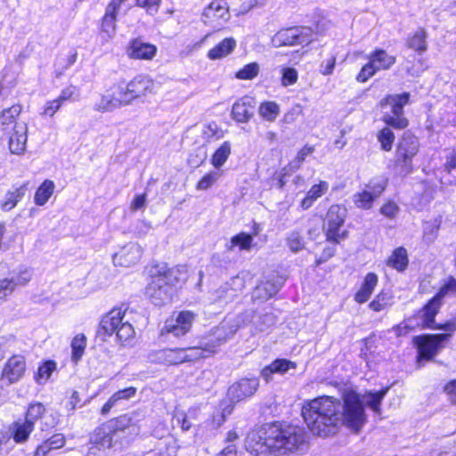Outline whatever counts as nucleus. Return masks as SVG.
Instances as JSON below:
<instances>
[{
	"label": "nucleus",
	"mask_w": 456,
	"mask_h": 456,
	"mask_svg": "<svg viewBox=\"0 0 456 456\" xmlns=\"http://www.w3.org/2000/svg\"><path fill=\"white\" fill-rule=\"evenodd\" d=\"M314 151L313 146H304L297 153L294 163L296 167H299L301 164L305 161V158L311 155Z\"/></svg>",
	"instance_id": "e2e57ef3"
},
{
	"label": "nucleus",
	"mask_w": 456,
	"mask_h": 456,
	"mask_svg": "<svg viewBox=\"0 0 456 456\" xmlns=\"http://www.w3.org/2000/svg\"><path fill=\"white\" fill-rule=\"evenodd\" d=\"M288 245L291 251L297 252L303 248L302 238L297 232H292L288 237Z\"/></svg>",
	"instance_id": "6e6d98bb"
},
{
	"label": "nucleus",
	"mask_w": 456,
	"mask_h": 456,
	"mask_svg": "<svg viewBox=\"0 0 456 456\" xmlns=\"http://www.w3.org/2000/svg\"><path fill=\"white\" fill-rule=\"evenodd\" d=\"M329 188V183L326 181H320L319 183L314 184L307 191L305 197L301 200V208L303 209L311 208L314 201L328 191Z\"/></svg>",
	"instance_id": "2f4dec72"
},
{
	"label": "nucleus",
	"mask_w": 456,
	"mask_h": 456,
	"mask_svg": "<svg viewBox=\"0 0 456 456\" xmlns=\"http://www.w3.org/2000/svg\"><path fill=\"white\" fill-rule=\"evenodd\" d=\"M131 104L135 101H143L149 95L156 94V86L147 75H137L128 82L123 81Z\"/></svg>",
	"instance_id": "ddd939ff"
},
{
	"label": "nucleus",
	"mask_w": 456,
	"mask_h": 456,
	"mask_svg": "<svg viewBox=\"0 0 456 456\" xmlns=\"http://www.w3.org/2000/svg\"><path fill=\"white\" fill-rule=\"evenodd\" d=\"M28 182H26L19 187H12L11 190L7 191L0 203L1 209L4 212L13 209L18 202L25 196L28 191Z\"/></svg>",
	"instance_id": "bb28decb"
},
{
	"label": "nucleus",
	"mask_w": 456,
	"mask_h": 456,
	"mask_svg": "<svg viewBox=\"0 0 456 456\" xmlns=\"http://www.w3.org/2000/svg\"><path fill=\"white\" fill-rule=\"evenodd\" d=\"M408 263L407 250L403 247L396 248L387 260V265L398 272L404 271Z\"/></svg>",
	"instance_id": "e433bc0d"
},
{
	"label": "nucleus",
	"mask_w": 456,
	"mask_h": 456,
	"mask_svg": "<svg viewBox=\"0 0 456 456\" xmlns=\"http://www.w3.org/2000/svg\"><path fill=\"white\" fill-rule=\"evenodd\" d=\"M131 105L123 81L115 83L102 94L100 99L95 102L94 109L96 111L105 113L111 112L117 109Z\"/></svg>",
	"instance_id": "6e6552de"
},
{
	"label": "nucleus",
	"mask_w": 456,
	"mask_h": 456,
	"mask_svg": "<svg viewBox=\"0 0 456 456\" xmlns=\"http://www.w3.org/2000/svg\"><path fill=\"white\" fill-rule=\"evenodd\" d=\"M114 435L110 431L108 426L97 428L91 436L92 446L89 453H95V450L104 451L112 446Z\"/></svg>",
	"instance_id": "393cba45"
},
{
	"label": "nucleus",
	"mask_w": 456,
	"mask_h": 456,
	"mask_svg": "<svg viewBox=\"0 0 456 456\" xmlns=\"http://www.w3.org/2000/svg\"><path fill=\"white\" fill-rule=\"evenodd\" d=\"M280 289V287L274 282L267 281L262 282L256 288V296L262 299H267L274 296Z\"/></svg>",
	"instance_id": "a18cd8bd"
},
{
	"label": "nucleus",
	"mask_w": 456,
	"mask_h": 456,
	"mask_svg": "<svg viewBox=\"0 0 456 456\" xmlns=\"http://www.w3.org/2000/svg\"><path fill=\"white\" fill-rule=\"evenodd\" d=\"M339 400L333 396H320L306 403L302 416L310 431L319 436L334 434L338 426Z\"/></svg>",
	"instance_id": "f03ea898"
},
{
	"label": "nucleus",
	"mask_w": 456,
	"mask_h": 456,
	"mask_svg": "<svg viewBox=\"0 0 456 456\" xmlns=\"http://www.w3.org/2000/svg\"><path fill=\"white\" fill-rule=\"evenodd\" d=\"M384 180L371 181L362 192L354 195V202L359 208L370 209L372 202L379 198L386 188Z\"/></svg>",
	"instance_id": "dca6fc26"
},
{
	"label": "nucleus",
	"mask_w": 456,
	"mask_h": 456,
	"mask_svg": "<svg viewBox=\"0 0 456 456\" xmlns=\"http://www.w3.org/2000/svg\"><path fill=\"white\" fill-rule=\"evenodd\" d=\"M428 33L424 28H419L411 36L408 37L406 45L408 48L414 50L422 54L428 50Z\"/></svg>",
	"instance_id": "f704fd0d"
},
{
	"label": "nucleus",
	"mask_w": 456,
	"mask_h": 456,
	"mask_svg": "<svg viewBox=\"0 0 456 456\" xmlns=\"http://www.w3.org/2000/svg\"><path fill=\"white\" fill-rule=\"evenodd\" d=\"M32 278V273L28 269H24L19 273L10 278L0 280V303L4 302L7 297L12 295L18 287L26 286Z\"/></svg>",
	"instance_id": "6ab92c4d"
},
{
	"label": "nucleus",
	"mask_w": 456,
	"mask_h": 456,
	"mask_svg": "<svg viewBox=\"0 0 456 456\" xmlns=\"http://www.w3.org/2000/svg\"><path fill=\"white\" fill-rule=\"evenodd\" d=\"M444 168L447 172H451L456 168V147L453 148L451 152L447 155V160L444 165Z\"/></svg>",
	"instance_id": "774afa93"
},
{
	"label": "nucleus",
	"mask_w": 456,
	"mask_h": 456,
	"mask_svg": "<svg viewBox=\"0 0 456 456\" xmlns=\"http://www.w3.org/2000/svg\"><path fill=\"white\" fill-rule=\"evenodd\" d=\"M136 394V388L134 387H129L114 393L109 400L104 403L102 407L101 413L102 415L108 414L111 408L116 405L119 401L122 400H129L134 397Z\"/></svg>",
	"instance_id": "72a5a7b5"
},
{
	"label": "nucleus",
	"mask_w": 456,
	"mask_h": 456,
	"mask_svg": "<svg viewBox=\"0 0 456 456\" xmlns=\"http://www.w3.org/2000/svg\"><path fill=\"white\" fill-rule=\"evenodd\" d=\"M258 112L265 120L273 122L280 114V106L275 102H265L260 104Z\"/></svg>",
	"instance_id": "c03bdc74"
},
{
	"label": "nucleus",
	"mask_w": 456,
	"mask_h": 456,
	"mask_svg": "<svg viewBox=\"0 0 456 456\" xmlns=\"http://www.w3.org/2000/svg\"><path fill=\"white\" fill-rule=\"evenodd\" d=\"M230 19L229 8L223 0L212 1L204 10L201 15L203 23L219 29Z\"/></svg>",
	"instance_id": "2eb2a0df"
},
{
	"label": "nucleus",
	"mask_w": 456,
	"mask_h": 456,
	"mask_svg": "<svg viewBox=\"0 0 456 456\" xmlns=\"http://www.w3.org/2000/svg\"><path fill=\"white\" fill-rule=\"evenodd\" d=\"M35 426L29 421H16L12 425V438L17 444H23L28 441L30 434L34 430Z\"/></svg>",
	"instance_id": "4c0bfd02"
},
{
	"label": "nucleus",
	"mask_w": 456,
	"mask_h": 456,
	"mask_svg": "<svg viewBox=\"0 0 456 456\" xmlns=\"http://www.w3.org/2000/svg\"><path fill=\"white\" fill-rule=\"evenodd\" d=\"M161 270L159 271L158 275L151 277V281L145 289L147 297L155 305H162L168 303L173 295V287L186 278L183 266L168 269L162 267Z\"/></svg>",
	"instance_id": "7ed1b4c3"
},
{
	"label": "nucleus",
	"mask_w": 456,
	"mask_h": 456,
	"mask_svg": "<svg viewBox=\"0 0 456 456\" xmlns=\"http://www.w3.org/2000/svg\"><path fill=\"white\" fill-rule=\"evenodd\" d=\"M56 369V363L53 361L45 362L38 368L36 374V380L37 383H45L52 375L53 371Z\"/></svg>",
	"instance_id": "8fccbe9b"
},
{
	"label": "nucleus",
	"mask_w": 456,
	"mask_h": 456,
	"mask_svg": "<svg viewBox=\"0 0 456 456\" xmlns=\"http://www.w3.org/2000/svg\"><path fill=\"white\" fill-rule=\"evenodd\" d=\"M194 319L195 314L192 312L182 311L175 318L166 321L162 332L171 333L175 337L183 336L191 330Z\"/></svg>",
	"instance_id": "f3484780"
},
{
	"label": "nucleus",
	"mask_w": 456,
	"mask_h": 456,
	"mask_svg": "<svg viewBox=\"0 0 456 456\" xmlns=\"http://www.w3.org/2000/svg\"><path fill=\"white\" fill-rule=\"evenodd\" d=\"M297 363L288 359H276L269 365L265 366L261 371V377L269 382L272 380L273 375L278 373L284 375L289 370H295Z\"/></svg>",
	"instance_id": "a878e982"
},
{
	"label": "nucleus",
	"mask_w": 456,
	"mask_h": 456,
	"mask_svg": "<svg viewBox=\"0 0 456 456\" xmlns=\"http://www.w3.org/2000/svg\"><path fill=\"white\" fill-rule=\"evenodd\" d=\"M394 304L393 296L387 291H380L369 304V307L374 312H381Z\"/></svg>",
	"instance_id": "37998d69"
},
{
	"label": "nucleus",
	"mask_w": 456,
	"mask_h": 456,
	"mask_svg": "<svg viewBox=\"0 0 456 456\" xmlns=\"http://www.w3.org/2000/svg\"><path fill=\"white\" fill-rule=\"evenodd\" d=\"M236 45L233 37H226L208 52V58L212 61L223 59L234 51Z\"/></svg>",
	"instance_id": "c756f323"
},
{
	"label": "nucleus",
	"mask_w": 456,
	"mask_h": 456,
	"mask_svg": "<svg viewBox=\"0 0 456 456\" xmlns=\"http://www.w3.org/2000/svg\"><path fill=\"white\" fill-rule=\"evenodd\" d=\"M232 152V145L228 141L224 142L214 152L211 158V164L216 169L222 167Z\"/></svg>",
	"instance_id": "79ce46f5"
},
{
	"label": "nucleus",
	"mask_w": 456,
	"mask_h": 456,
	"mask_svg": "<svg viewBox=\"0 0 456 456\" xmlns=\"http://www.w3.org/2000/svg\"><path fill=\"white\" fill-rule=\"evenodd\" d=\"M387 391L388 387L381 389L380 391H368L362 395H360L362 405H366L370 408L376 414H380V405Z\"/></svg>",
	"instance_id": "7c9ffc66"
},
{
	"label": "nucleus",
	"mask_w": 456,
	"mask_h": 456,
	"mask_svg": "<svg viewBox=\"0 0 456 456\" xmlns=\"http://www.w3.org/2000/svg\"><path fill=\"white\" fill-rule=\"evenodd\" d=\"M142 252V248L138 243L129 242L114 254L113 263L115 265L130 267L140 261Z\"/></svg>",
	"instance_id": "a211bd4d"
},
{
	"label": "nucleus",
	"mask_w": 456,
	"mask_h": 456,
	"mask_svg": "<svg viewBox=\"0 0 456 456\" xmlns=\"http://www.w3.org/2000/svg\"><path fill=\"white\" fill-rule=\"evenodd\" d=\"M450 334H429L416 336L413 338L418 348V362L432 360L450 339Z\"/></svg>",
	"instance_id": "9d476101"
},
{
	"label": "nucleus",
	"mask_w": 456,
	"mask_h": 456,
	"mask_svg": "<svg viewBox=\"0 0 456 456\" xmlns=\"http://www.w3.org/2000/svg\"><path fill=\"white\" fill-rule=\"evenodd\" d=\"M253 242V236L245 232H240L231 238L225 244L227 251H234L236 248L240 250H249Z\"/></svg>",
	"instance_id": "58836bf2"
},
{
	"label": "nucleus",
	"mask_w": 456,
	"mask_h": 456,
	"mask_svg": "<svg viewBox=\"0 0 456 456\" xmlns=\"http://www.w3.org/2000/svg\"><path fill=\"white\" fill-rule=\"evenodd\" d=\"M377 284L378 276L374 273H369L366 274L361 288L363 289V290H367L368 292L372 294Z\"/></svg>",
	"instance_id": "bf43d9fd"
},
{
	"label": "nucleus",
	"mask_w": 456,
	"mask_h": 456,
	"mask_svg": "<svg viewBox=\"0 0 456 456\" xmlns=\"http://www.w3.org/2000/svg\"><path fill=\"white\" fill-rule=\"evenodd\" d=\"M378 140L380 142L381 149L389 151L395 141V134L390 128L385 127L379 133Z\"/></svg>",
	"instance_id": "3c124183"
},
{
	"label": "nucleus",
	"mask_w": 456,
	"mask_h": 456,
	"mask_svg": "<svg viewBox=\"0 0 456 456\" xmlns=\"http://www.w3.org/2000/svg\"><path fill=\"white\" fill-rule=\"evenodd\" d=\"M306 434L297 426L266 424L248 434L246 450L255 456H265L270 452L286 454L302 448Z\"/></svg>",
	"instance_id": "f257e3e1"
},
{
	"label": "nucleus",
	"mask_w": 456,
	"mask_h": 456,
	"mask_svg": "<svg viewBox=\"0 0 456 456\" xmlns=\"http://www.w3.org/2000/svg\"><path fill=\"white\" fill-rule=\"evenodd\" d=\"M303 112V109H302V106L299 105V104H297L295 106H293L289 111H288L285 115H284V121L286 123H293L297 118L301 115Z\"/></svg>",
	"instance_id": "69168bd1"
},
{
	"label": "nucleus",
	"mask_w": 456,
	"mask_h": 456,
	"mask_svg": "<svg viewBox=\"0 0 456 456\" xmlns=\"http://www.w3.org/2000/svg\"><path fill=\"white\" fill-rule=\"evenodd\" d=\"M61 106L62 104L57 99L48 101L44 107L43 115L53 117Z\"/></svg>",
	"instance_id": "680f3d73"
},
{
	"label": "nucleus",
	"mask_w": 456,
	"mask_h": 456,
	"mask_svg": "<svg viewBox=\"0 0 456 456\" xmlns=\"http://www.w3.org/2000/svg\"><path fill=\"white\" fill-rule=\"evenodd\" d=\"M9 134V149L12 154L20 155L26 151L28 140V126L24 122L16 123L12 130L6 132Z\"/></svg>",
	"instance_id": "412c9836"
},
{
	"label": "nucleus",
	"mask_w": 456,
	"mask_h": 456,
	"mask_svg": "<svg viewBox=\"0 0 456 456\" xmlns=\"http://www.w3.org/2000/svg\"><path fill=\"white\" fill-rule=\"evenodd\" d=\"M442 295L435 296L423 308L422 320L423 326L432 329L436 326L435 316L441 306Z\"/></svg>",
	"instance_id": "cd10ccee"
},
{
	"label": "nucleus",
	"mask_w": 456,
	"mask_h": 456,
	"mask_svg": "<svg viewBox=\"0 0 456 456\" xmlns=\"http://www.w3.org/2000/svg\"><path fill=\"white\" fill-rule=\"evenodd\" d=\"M338 411V425L343 424L354 433H358L367 421V415L361 403L360 394L354 390H346L339 400Z\"/></svg>",
	"instance_id": "20e7f679"
},
{
	"label": "nucleus",
	"mask_w": 456,
	"mask_h": 456,
	"mask_svg": "<svg viewBox=\"0 0 456 456\" xmlns=\"http://www.w3.org/2000/svg\"><path fill=\"white\" fill-rule=\"evenodd\" d=\"M76 96H77V88L75 86H69L62 89L61 94L56 99L63 104L66 101L74 100Z\"/></svg>",
	"instance_id": "13d9d810"
},
{
	"label": "nucleus",
	"mask_w": 456,
	"mask_h": 456,
	"mask_svg": "<svg viewBox=\"0 0 456 456\" xmlns=\"http://www.w3.org/2000/svg\"><path fill=\"white\" fill-rule=\"evenodd\" d=\"M157 359L159 362L174 365L185 362L183 349L182 348H165L157 353Z\"/></svg>",
	"instance_id": "473e14b6"
},
{
	"label": "nucleus",
	"mask_w": 456,
	"mask_h": 456,
	"mask_svg": "<svg viewBox=\"0 0 456 456\" xmlns=\"http://www.w3.org/2000/svg\"><path fill=\"white\" fill-rule=\"evenodd\" d=\"M369 62L365 64L356 77L357 81L366 82L379 70L389 69L396 61L395 56L388 54L385 50L377 49L369 55Z\"/></svg>",
	"instance_id": "9b49d317"
},
{
	"label": "nucleus",
	"mask_w": 456,
	"mask_h": 456,
	"mask_svg": "<svg viewBox=\"0 0 456 456\" xmlns=\"http://www.w3.org/2000/svg\"><path fill=\"white\" fill-rule=\"evenodd\" d=\"M346 208L341 205H331L326 214L323 229L329 241L338 243L346 237V232L342 230L346 217Z\"/></svg>",
	"instance_id": "1a4fd4ad"
},
{
	"label": "nucleus",
	"mask_w": 456,
	"mask_h": 456,
	"mask_svg": "<svg viewBox=\"0 0 456 456\" xmlns=\"http://www.w3.org/2000/svg\"><path fill=\"white\" fill-rule=\"evenodd\" d=\"M297 80V72L293 68H286L283 69L282 71V77H281V84L284 86H288L290 85H293Z\"/></svg>",
	"instance_id": "4d7b16f0"
},
{
	"label": "nucleus",
	"mask_w": 456,
	"mask_h": 456,
	"mask_svg": "<svg viewBox=\"0 0 456 456\" xmlns=\"http://www.w3.org/2000/svg\"><path fill=\"white\" fill-rule=\"evenodd\" d=\"M444 391L451 403L456 404V380H452L446 384Z\"/></svg>",
	"instance_id": "338daca9"
},
{
	"label": "nucleus",
	"mask_w": 456,
	"mask_h": 456,
	"mask_svg": "<svg viewBox=\"0 0 456 456\" xmlns=\"http://www.w3.org/2000/svg\"><path fill=\"white\" fill-rule=\"evenodd\" d=\"M99 333L116 334L117 340L124 346L129 345L135 338L134 328L126 316V311L121 307L113 308L102 318Z\"/></svg>",
	"instance_id": "39448f33"
},
{
	"label": "nucleus",
	"mask_w": 456,
	"mask_h": 456,
	"mask_svg": "<svg viewBox=\"0 0 456 456\" xmlns=\"http://www.w3.org/2000/svg\"><path fill=\"white\" fill-rule=\"evenodd\" d=\"M45 408L41 403H30L27 409L25 420L29 421V423H35L45 413Z\"/></svg>",
	"instance_id": "49530a36"
},
{
	"label": "nucleus",
	"mask_w": 456,
	"mask_h": 456,
	"mask_svg": "<svg viewBox=\"0 0 456 456\" xmlns=\"http://www.w3.org/2000/svg\"><path fill=\"white\" fill-rule=\"evenodd\" d=\"M117 10H111L110 7L107 6L105 14L102 18L101 37L104 41H109L116 34V18Z\"/></svg>",
	"instance_id": "c85d7f7f"
},
{
	"label": "nucleus",
	"mask_w": 456,
	"mask_h": 456,
	"mask_svg": "<svg viewBox=\"0 0 456 456\" xmlns=\"http://www.w3.org/2000/svg\"><path fill=\"white\" fill-rule=\"evenodd\" d=\"M183 349V355L185 356V362L195 361L205 357V350L201 347L192 346L186 347Z\"/></svg>",
	"instance_id": "864d4df0"
},
{
	"label": "nucleus",
	"mask_w": 456,
	"mask_h": 456,
	"mask_svg": "<svg viewBox=\"0 0 456 456\" xmlns=\"http://www.w3.org/2000/svg\"><path fill=\"white\" fill-rule=\"evenodd\" d=\"M314 37L313 29L309 27H294L281 29L273 37L275 47L283 45H308Z\"/></svg>",
	"instance_id": "f8f14e48"
},
{
	"label": "nucleus",
	"mask_w": 456,
	"mask_h": 456,
	"mask_svg": "<svg viewBox=\"0 0 456 456\" xmlns=\"http://www.w3.org/2000/svg\"><path fill=\"white\" fill-rule=\"evenodd\" d=\"M161 0H136V5L146 10V12L153 15L158 12Z\"/></svg>",
	"instance_id": "5fc2aeb1"
},
{
	"label": "nucleus",
	"mask_w": 456,
	"mask_h": 456,
	"mask_svg": "<svg viewBox=\"0 0 456 456\" xmlns=\"http://www.w3.org/2000/svg\"><path fill=\"white\" fill-rule=\"evenodd\" d=\"M55 185L52 180H45L37 188L34 201L37 206H44L53 195Z\"/></svg>",
	"instance_id": "a19ab883"
},
{
	"label": "nucleus",
	"mask_w": 456,
	"mask_h": 456,
	"mask_svg": "<svg viewBox=\"0 0 456 456\" xmlns=\"http://www.w3.org/2000/svg\"><path fill=\"white\" fill-rule=\"evenodd\" d=\"M235 401L232 400H224L220 403V413L214 416V421L216 423V425L219 427L221 426L226 419L227 416H229L234 408Z\"/></svg>",
	"instance_id": "09e8293b"
},
{
	"label": "nucleus",
	"mask_w": 456,
	"mask_h": 456,
	"mask_svg": "<svg viewBox=\"0 0 456 456\" xmlns=\"http://www.w3.org/2000/svg\"><path fill=\"white\" fill-rule=\"evenodd\" d=\"M87 346V338L83 333L77 334L71 340V361L77 363L83 357Z\"/></svg>",
	"instance_id": "ea45409f"
},
{
	"label": "nucleus",
	"mask_w": 456,
	"mask_h": 456,
	"mask_svg": "<svg viewBox=\"0 0 456 456\" xmlns=\"http://www.w3.org/2000/svg\"><path fill=\"white\" fill-rule=\"evenodd\" d=\"M142 417V413L133 411L110 420L107 426L114 436H117L118 433H123L126 436H135L140 431L139 423Z\"/></svg>",
	"instance_id": "4468645a"
},
{
	"label": "nucleus",
	"mask_w": 456,
	"mask_h": 456,
	"mask_svg": "<svg viewBox=\"0 0 456 456\" xmlns=\"http://www.w3.org/2000/svg\"><path fill=\"white\" fill-rule=\"evenodd\" d=\"M410 94L403 93L402 94H392L380 102L382 109L390 108V111H386L383 116V121L396 129L407 127L409 122L403 116V107L409 102Z\"/></svg>",
	"instance_id": "423d86ee"
},
{
	"label": "nucleus",
	"mask_w": 456,
	"mask_h": 456,
	"mask_svg": "<svg viewBox=\"0 0 456 456\" xmlns=\"http://www.w3.org/2000/svg\"><path fill=\"white\" fill-rule=\"evenodd\" d=\"M47 443L50 444V446L53 448V450H57L62 448L65 445L66 438L63 434L57 433L52 436L50 438L46 439Z\"/></svg>",
	"instance_id": "0e129e2a"
},
{
	"label": "nucleus",
	"mask_w": 456,
	"mask_h": 456,
	"mask_svg": "<svg viewBox=\"0 0 456 456\" xmlns=\"http://www.w3.org/2000/svg\"><path fill=\"white\" fill-rule=\"evenodd\" d=\"M258 387L259 381L256 378L241 379L229 387L227 395L230 400L240 402L252 396Z\"/></svg>",
	"instance_id": "aec40b11"
},
{
	"label": "nucleus",
	"mask_w": 456,
	"mask_h": 456,
	"mask_svg": "<svg viewBox=\"0 0 456 456\" xmlns=\"http://www.w3.org/2000/svg\"><path fill=\"white\" fill-rule=\"evenodd\" d=\"M21 112V106L12 105L0 113V130L8 132L16 124L15 119Z\"/></svg>",
	"instance_id": "c9c22d12"
},
{
	"label": "nucleus",
	"mask_w": 456,
	"mask_h": 456,
	"mask_svg": "<svg viewBox=\"0 0 456 456\" xmlns=\"http://www.w3.org/2000/svg\"><path fill=\"white\" fill-rule=\"evenodd\" d=\"M127 55L135 60H152L157 53V47L140 39H134L127 48Z\"/></svg>",
	"instance_id": "b1692460"
},
{
	"label": "nucleus",
	"mask_w": 456,
	"mask_h": 456,
	"mask_svg": "<svg viewBox=\"0 0 456 456\" xmlns=\"http://www.w3.org/2000/svg\"><path fill=\"white\" fill-rule=\"evenodd\" d=\"M26 371V362L22 355H12L8 359L2 370V377L8 380L9 384L18 382Z\"/></svg>",
	"instance_id": "4be33fe9"
},
{
	"label": "nucleus",
	"mask_w": 456,
	"mask_h": 456,
	"mask_svg": "<svg viewBox=\"0 0 456 456\" xmlns=\"http://www.w3.org/2000/svg\"><path fill=\"white\" fill-rule=\"evenodd\" d=\"M399 212L398 206L392 201H388L384 204V206L380 208V213L388 218H394Z\"/></svg>",
	"instance_id": "052dcab7"
},
{
	"label": "nucleus",
	"mask_w": 456,
	"mask_h": 456,
	"mask_svg": "<svg viewBox=\"0 0 456 456\" xmlns=\"http://www.w3.org/2000/svg\"><path fill=\"white\" fill-rule=\"evenodd\" d=\"M259 73V66L256 62L245 65L241 69L237 71L236 77L241 80H250L255 78Z\"/></svg>",
	"instance_id": "603ef678"
},
{
	"label": "nucleus",
	"mask_w": 456,
	"mask_h": 456,
	"mask_svg": "<svg viewBox=\"0 0 456 456\" xmlns=\"http://www.w3.org/2000/svg\"><path fill=\"white\" fill-rule=\"evenodd\" d=\"M419 148L418 138L409 132L404 133L397 144L395 157V165L401 175H406L412 171V159Z\"/></svg>",
	"instance_id": "0eeeda50"
},
{
	"label": "nucleus",
	"mask_w": 456,
	"mask_h": 456,
	"mask_svg": "<svg viewBox=\"0 0 456 456\" xmlns=\"http://www.w3.org/2000/svg\"><path fill=\"white\" fill-rule=\"evenodd\" d=\"M222 172L216 170L205 175L197 183L196 188L199 191H206L213 186L222 176Z\"/></svg>",
	"instance_id": "de8ad7c7"
},
{
	"label": "nucleus",
	"mask_w": 456,
	"mask_h": 456,
	"mask_svg": "<svg viewBox=\"0 0 456 456\" xmlns=\"http://www.w3.org/2000/svg\"><path fill=\"white\" fill-rule=\"evenodd\" d=\"M256 101L251 96H243L237 100L232 108V118L240 123H247L254 114Z\"/></svg>",
	"instance_id": "5701e85b"
}]
</instances>
